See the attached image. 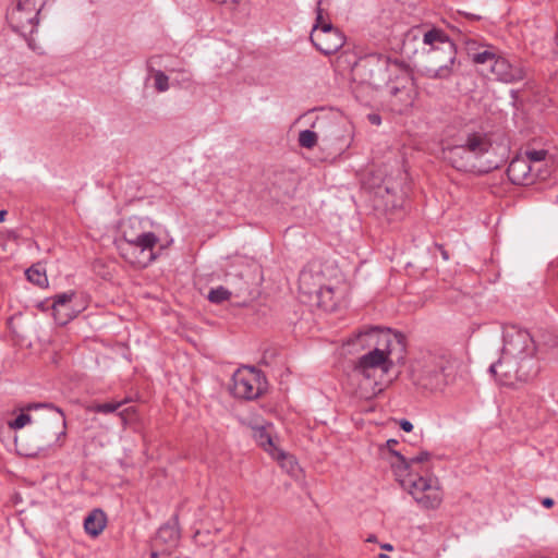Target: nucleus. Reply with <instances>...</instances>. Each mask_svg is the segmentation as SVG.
I'll return each mask as SVG.
<instances>
[{
    "mask_svg": "<svg viewBox=\"0 0 558 558\" xmlns=\"http://www.w3.org/2000/svg\"><path fill=\"white\" fill-rule=\"evenodd\" d=\"M389 68L388 58L379 56H369L356 64L357 70L364 71V81L375 88H379L388 83Z\"/></svg>",
    "mask_w": 558,
    "mask_h": 558,
    "instance_id": "10",
    "label": "nucleus"
},
{
    "mask_svg": "<svg viewBox=\"0 0 558 558\" xmlns=\"http://www.w3.org/2000/svg\"><path fill=\"white\" fill-rule=\"evenodd\" d=\"M312 303L316 304L318 307L324 308L325 311H335L337 307V301L335 300L333 288L324 284Z\"/></svg>",
    "mask_w": 558,
    "mask_h": 558,
    "instance_id": "22",
    "label": "nucleus"
},
{
    "mask_svg": "<svg viewBox=\"0 0 558 558\" xmlns=\"http://www.w3.org/2000/svg\"><path fill=\"white\" fill-rule=\"evenodd\" d=\"M381 548H383V549H385V550H387V551H391V550H393V546H392L391 544H388V543L383 544V545H381Z\"/></svg>",
    "mask_w": 558,
    "mask_h": 558,
    "instance_id": "42",
    "label": "nucleus"
},
{
    "mask_svg": "<svg viewBox=\"0 0 558 558\" xmlns=\"http://www.w3.org/2000/svg\"><path fill=\"white\" fill-rule=\"evenodd\" d=\"M417 383L425 389H440L445 385L442 368L426 366L418 375Z\"/></svg>",
    "mask_w": 558,
    "mask_h": 558,
    "instance_id": "18",
    "label": "nucleus"
},
{
    "mask_svg": "<svg viewBox=\"0 0 558 558\" xmlns=\"http://www.w3.org/2000/svg\"><path fill=\"white\" fill-rule=\"evenodd\" d=\"M318 136L314 131L303 130L299 133V145L303 148L311 149L317 144Z\"/></svg>",
    "mask_w": 558,
    "mask_h": 558,
    "instance_id": "28",
    "label": "nucleus"
},
{
    "mask_svg": "<svg viewBox=\"0 0 558 558\" xmlns=\"http://www.w3.org/2000/svg\"><path fill=\"white\" fill-rule=\"evenodd\" d=\"M387 87L389 109L399 114L407 113L412 108L416 97V90L411 78L403 75L398 78L397 84H387Z\"/></svg>",
    "mask_w": 558,
    "mask_h": 558,
    "instance_id": "8",
    "label": "nucleus"
},
{
    "mask_svg": "<svg viewBox=\"0 0 558 558\" xmlns=\"http://www.w3.org/2000/svg\"><path fill=\"white\" fill-rule=\"evenodd\" d=\"M231 292L225 287L211 289L208 293V300L213 303H221L223 301L229 300Z\"/></svg>",
    "mask_w": 558,
    "mask_h": 558,
    "instance_id": "31",
    "label": "nucleus"
},
{
    "mask_svg": "<svg viewBox=\"0 0 558 558\" xmlns=\"http://www.w3.org/2000/svg\"><path fill=\"white\" fill-rule=\"evenodd\" d=\"M376 536L375 535H369L367 538H366V542H369V543H374L376 542Z\"/></svg>",
    "mask_w": 558,
    "mask_h": 558,
    "instance_id": "44",
    "label": "nucleus"
},
{
    "mask_svg": "<svg viewBox=\"0 0 558 558\" xmlns=\"http://www.w3.org/2000/svg\"><path fill=\"white\" fill-rule=\"evenodd\" d=\"M461 143L468 149V151L478 160L484 155L489 153L493 147L490 136L482 131H474L466 133L462 138Z\"/></svg>",
    "mask_w": 558,
    "mask_h": 558,
    "instance_id": "15",
    "label": "nucleus"
},
{
    "mask_svg": "<svg viewBox=\"0 0 558 558\" xmlns=\"http://www.w3.org/2000/svg\"><path fill=\"white\" fill-rule=\"evenodd\" d=\"M324 24H331V22L325 20L324 15H323V10L320 8V2H319L317 5V9H316V21L313 26H318L317 28H319V31H320L323 28L322 26H324Z\"/></svg>",
    "mask_w": 558,
    "mask_h": 558,
    "instance_id": "35",
    "label": "nucleus"
},
{
    "mask_svg": "<svg viewBox=\"0 0 558 558\" xmlns=\"http://www.w3.org/2000/svg\"><path fill=\"white\" fill-rule=\"evenodd\" d=\"M440 51L424 50L425 69L424 73L428 78L448 80L453 74V68L457 59L448 62H441Z\"/></svg>",
    "mask_w": 558,
    "mask_h": 558,
    "instance_id": "12",
    "label": "nucleus"
},
{
    "mask_svg": "<svg viewBox=\"0 0 558 558\" xmlns=\"http://www.w3.org/2000/svg\"><path fill=\"white\" fill-rule=\"evenodd\" d=\"M180 534L172 524H165L158 531L154 538V547L160 548L162 553L170 551L178 546Z\"/></svg>",
    "mask_w": 558,
    "mask_h": 558,
    "instance_id": "17",
    "label": "nucleus"
},
{
    "mask_svg": "<svg viewBox=\"0 0 558 558\" xmlns=\"http://www.w3.org/2000/svg\"><path fill=\"white\" fill-rule=\"evenodd\" d=\"M54 319L60 325H65L69 320L74 318V313L71 305H66V307L62 308V312L58 315H53Z\"/></svg>",
    "mask_w": 558,
    "mask_h": 558,
    "instance_id": "34",
    "label": "nucleus"
},
{
    "mask_svg": "<svg viewBox=\"0 0 558 558\" xmlns=\"http://www.w3.org/2000/svg\"><path fill=\"white\" fill-rule=\"evenodd\" d=\"M74 295L75 294L73 292L56 295L52 304L53 315L60 314L62 312V308L66 307V305H70Z\"/></svg>",
    "mask_w": 558,
    "mask_h": 558,
    "instance_id": "29",
    "label": "nucleus"
},
{
    "mask_svg": "<svg viewBox=\"0 0 558 558\" xmlns=\"http://www.w3.org/2000/svg\"><path fill=\"white\" fill-rule=\"evenodd\" d=\"M509 180L517 185H530L536 179L544 180L546 174H543L541 167L533 169L529 159H523L522 156L515 157L511 160L507 169Z\"/></svg>",
    "mask_w": 558,
    "mask_h": 558,
    "instance_id": "11",
    "label": "nucleus"
},
{
    "mask_svg": "<svg viewBox=\"0 0 558 558\" xmlns=\"http://www.w3.org/2000/svg\"><path fill=\"white\" fill-rule=\"evenodd\" d=\"M154 80H155V88L159 93L167 92L169 89V77L160 70L151 69Z\"/></svg>",
    "mask_w": 558,
    "mask_h": 558,
    "instance_id": "30",
    "label": "nucleus"
},
{
    "mask_svg": "<svg viewBox=\"0 0 558 558\" xmlns=\"http://www.w3.org/2000/svg\"><path fill=\"white\" fill-rule=\"evenodd\" d=\"M400 427L402 430L410 433L413 429V424L408 420H401L400 421Z\"/></svg>",
    "mask_w": 558,
    "mask_h": 558,
    "instance_id": "37",
    "label": "nucleus"
},
{
    "mask_svg": "<svg viewBox=\"0 0 558 558\" xmlns=\"http://www.w3.org/2000/svg\"><path fill=\"white\" fill-rule=\"evenodd\" d=\"M32 422V416L25 412H21L14 420L8 423L11 429H21Z\"/></svg>",
    "mask_w": 558,
    "mask_h": 558,
    "instance_id": "33",
    "label": "nucleus"
},
{
    "mask_svg": "<svg viewBox=\"0 0 558 558\" xmlns=\"http://www.w3.org/2000/svg\"><path fill=\"white\" fill-rule=\"evenodd\" d=\"M409 486V493L424 509H436L442 501L441 492L437 482L433 478L420 476L417 478H409L405 482Z\"/></svg>",
    "mask_w": 558,
    "mask_h": 558,
    "instance_id": "7",
    "label": "nucleus"
},
{
    "mask_svg": "<svg viewBox=\"0 0 558 558\" xmlns=\"http://www.w3.org/2000/svg\"><path fill=\"white\" fill-rule=\"evenodd\" d=\"M8 215L7 210H0V222H3L5 219V216Z\"/></svg>",
    "mask_w": 558,
    "mask_h": 558,
    "instance_id": "43",
    "label": "nucleus"
},
{
    "mask_svg": "<svg viewBox=\"0 0 558 558\" xmlns=\"http://www.w3.org/2000/svg\"><path fill=\"white\" fill-rule=\"evenodd\" d=\"M466 51L474 63L487 65L489 69H492L493 62L498 57V54L493 49H481L476 41L473 40L466 41Z\"/></svg>",
    "mask_w": 558,
    "mask_h": 558,
    "instance_id": "19",
    "label": "nucleus"
},
{
    "mask_svg": "<svg viewBox=\"0 0 558 558\" xmlns=\"http://www.w3.org/2000/svg\"><path fill=\"white\" fill-rule=\"evenodd\" d=\"M107 525V515L101 509H94L84 520L85 532L90 536H98Z\"/></svg>",
    "mask_w": 558,
    "mask_h": 558,
    "instance_id": "20",
    "label": "nucleus"
},
{
    "mask_svg": "<svg viewBox=\"0 0 558 558\" xmlns=\"http://www.w3.org/2000/svg\"><path fill=\"white\" fill-rule=\"evenodd\" d=\"M157 556H158V551L153 550V551H151V558H157Z\"/></svg>",
    "mask_w": 558,
    "mask_h": 558,
    "instance_id": "45",
    "label": "nucleus"
},
{
    "mask_svg": "<svg viewBox=\"0 0 558 558\" xmlns=\"http://www.w3.org/2000/svg\"><path fill=\"white\" fill-rule=\"evenodd\" d=\"M25 275L31 282L35 283L38 287L43 288L48 284L46 272L39 264L29 267L26 270Z\"/></svg>",
    "mask_w": 558,
    "mask_h": 558,
    "instance_id": "24",
    "label": "nucleus"
},
{
    "mask_svg": "<svg viewBox=\"0 0 558 558\" xmlns=\"http://www.w3.org/2000/svg\"><path fill=\"white\" fill-rule=\"evenodd\" d=\"M542 505H543L544 507H546V508H550V507H553V505H554V500H553L551 498H548V497H547V498H544V499L542 500Z\"/></svg>",
    "mask_w": 558,
    "mask_h": 558,
    "instance_id": "41",
    "label": "nucleus"
},
{
    "mask_svg": "<svg viewBox=\"0 0 558 558\" xmlns=\"http://www.w3.org/2000/svg\"><path fill=\"white\" fill-rule=\"evenodd\" d=\"M348 344H359L362 349H368V352L356 360L353 369L365 379L373 380L375 385L378 384V377L389 373L395 360L403 357L404 352L400 335L378 327H363L348 340Z\"/></svg>",
    "mask_w": 558,
    "mask_h": 558,
    "instance_id": "1",
    "label": "nucleus"
},
{
    "mask_svg": "<svg viewBox=\"0 0 558 558\" xmlns=\"http://www.w3.org/2000/svg\"><path fill=\"white\" fill-rule=\"evenodd\" d=\"M134 412H135L134 408H133V407H130V408H128V409H124V410L120 411V412L118 413V415H119V416H120V418L122 420V423H123V424H126V423H128V416H129L131 413L133 414Z\"/></svg>",
    "mask_w": 558,
    "mask_h": 558,
    "instance_id": "36",
    "label": "nucleus"
},
{
    "mask_svg": "<svg viewBox=\"0 0 558 558\" xmlns=\"http://www.w3.org/2000/svg\"><path fill=\"white\" fill-rule=\"evenodd\" d=\"M158 242L159 239L154 232L133 235L124 231L119 248L125 260L140 267H146L156 258L153 250Z\"/></svg>",
    "mask_w": 558,
    "mask_h": 558,
    "instance_id": "3",
    "label": "nucleus"
},
{
    "mask_svg": "<svg viewBox=\"0 0 558 558\" xmlns=\"http://www.w3.org/2000/svg\"><path fill=\"white\" fill-rule=\"evenodd\" d=\"M490 72L497 80L505 83H515L525 77V70L520 64H512L506 58L498 56L493 62Z\"/></svg>",
    "mask_w": 558,
    "mask_h": 558,
    "instance_id": "14",
    "label": "nucleus"
},
{
    "mask_svg": "<svg viewBox=\"0 0 558 558\" xmlns=\"http://www.w3.org/2000/svg\"><path fill=\"white\" fill-rule=\"evenodd\" d=\"M392 456H395L398 459V463L392 464L395 473L398 476H401L405 472L410 471L413 464L425 462L430 457L429 452L427 451H421L418 454L411 459H407L399 451H392Z\"/></svg>",
    "mask_w": 558,
    "mask_h": 558,
    "instance_id": "21",
    "label": "nucleus"
},
{
    "mask_svg": "<svg viewBox=\"0 0 558 558\" xmlns=\"http://www.w3.org/2000/svg\"><path fill=\"white\" fill-rule=\"evenodd\" d=\"M398 444V440L396 439H388L387 442H386V446L387 448L389 449V451L392 453V451H396L393 449V447Z\"/></svg>",
    "mask_w": 558,
    "mask_h": 558,
    "instance_id": "39",
    "label": "nucleus"
},
{
    "mask_svg": "<svg viewBox=\"0 0 558 558\" xmlns=\"http://www.w3.org/2000/svg\"><path fill=\"white\" fill-rule=\"evenodd\" d=\"M436 246H437V247H438V250L440 251V254H441L442 258H444L445 260H448V259H449V254H448V252L444 248V246H442V245H440V244H437Z\"/></svg>",
    "mask_w": 558,
    "mask_h": 558,
    "instance_id": "40",
    "label": "nucleus"
},
{
    "mask_svg": "<svg viewBox=\"0 0 558 558\" xmlns=\"http://www.w3.org/2000/svg\"><path fill=\"white\" fill-rule=\"evenodd\" d=\"M378 558H391V557H390V556H388V555H386V554H380V555L378 556Z\"/></svg>",
    "mask_w": 558,
    "mask_h": 558,
    "instance_id": "46",
    "label": "nucleus"
},
{
    "mask_svg": "<svg viewBox=\"0 0 558 558\" xmlns=\"http://www.w3.org/2000/svg\"><path fill=\"white\" fill-rule=\"evenodd\" d=\"M444 158L459 171H473L476 168V160L462 143L444 149Z\"/></svg>",
    "mask_w": 558,
    "mask_h": 558,
    "instance_id": "13",
    "label": "nucleus"
},
{
    "mask_svg": "<svg viewBox=\"0 0 558 558\" xmlns=\"http://www.w3.org/2000/svg\"><path fill=\"white\" fill-rule=\"evenodd\" d=\"M254 438L260 445L266 451H268L271 456L272 452H276L275 449H278L275 447L272 442V438L270 434L266 430L265 427H257L254 429Z\"/></svg>",
    "mask_w": 558,
    "mask_h": 558,
    "instance_id": "25",
    "label": "nucleus"
},
{
    "mask_svg": "<svg viewBox=\"0 0 558 558\" xmlns=\"http://www.w3.org/2000/svg\"><path fill=\"white\" fill-rule=\"evenodd\" d=\"M418 37H422L424 45L423 53L424 50L440 51L444 58L440 60L441 62L457 59L456 45L442 29L437 27L415 26L407 34V38L416 39Z\"/></svg>",
    "mask_w": 558,
    "mask_h": 558,
    "instance_id": "5",
    "label": "nucleus"
},
{
    "mask_svg": "<svg viewBox=\"0 0 558 558\" xmlns=\"http://www.w3.org/2000/svg\"><path fill=\"white\" fill-rule=\"evenodd\" d=\"M547 151L544 149L539 150H527L523 159H529L530 165H533V169H537L536 166L545 160Z\"/></svg>",
    "mask_w": 558,
    "mask_h": 558,
    "instance_id": "32",
    "label": "nucleus"
},
{
    "mask_svg": "<svg viewBox=\"0 0 558 558\" xmlns=\"http://www.w3.org/2000/svg\"><path fill=\"white\" fill-rule=\"evenodd\" d=\"M324 287V276L312 270H302L299 277L300 293L306 296L305 302L312 303Z\"/></svg>",
    "mask_w": 558,
    "mask_h": 558,
    "instance_id": "16",
    "label": "nucleus"
},
{
    "mask_svg": "<svg viewBox=\"0 0 558 558\" xmlns=\"http://www.w3.org/2000/svg\"><path fill=\"white\" fill-rule=\"evenodd\" d=\"M272 458L280 462V465L286 469L289 473H294L298 469V463L292 456L284 453L280 449H275Z\"/></svg>",
    "mask_w": 558,
    "mask_h": 558,
    "instance_id": "26",
    "label": "nucleus"
},
{
    "mask_svg": "<svg viewBox=\"0 0 558 558\" xmlns=\"http://www.w3.org/2000/svg\"><path fill=\"white\" fill-rule=\"evenodd\" d=\"M313 26L310 39L317 50L329 56L336 53L345 43V36L332 24H324L319 31Z\"/></svg>",
    "mask_w": 558,
    "mask_h": 558,
    "instance_id": "9",
    "label": "nucleus"
},
{
    "mask_svg": "<svg viewBox=\"0 0 558 558\" xmlns=\"http://www.w3.org/2000/svg\"><path fill=\"white\" fill-rule=\"evenodd\" d=\"M43 408L56 411L60 416V421L62 424V430L57 436V441H58L61 437L65 436V427H66L65 414L60 408L56 407L52 403H28L23 410L24 411H33V410H38V409H43Z\"/></svg>",
    "mask_w": 558,
    "mask_h": 558,
    "instance_id": "23",
    "label": "nucleus"
},
{
    "mask_svg": "<svg viewBox=\"0 0 558 558\" xmlns=\"http://www.w3.org/2000/svg\"><path fill=\"white\" fill-rule=\"evenodd\" d=\"M265 388V377L255 367H240L232 376L231 392L235 398L254 400L263 395Z\"/></svg>",
    "mask_w": 558,
    "mask_h": 558,
    "instance_id": "6",
    "label": "nucleus"
},
{
    "mask_svg": "<svg viewBox=\"0 0 558 558\" xmlns=\"http://www.w3.org/2000/svg\"><path fill=\"white\" fill-rule=\"evenodd\" d=\"M368 119H369L372 124L379 125L380 122H381V119H380V117L378 114H369Z\"/></svg>",
    "mask_w": 558,
    "mask_h": 558,
    "instance_id": "38",
    "label": "nucleus"
},
{
    "mask_svg": "<svg viewBox=\"0 0 558 558\" xmlns=\"http://www.w3.org/2000/svg\"><path fill=\"white\" fill-rule=\"evenodd\" d=\"M44 7V0H16L7 10V21L13 32L26 37L37 29Z\"/></svg>",
    "mask_w": 558,
    "mask_h": 558,
    "instance_id": "4",
    "label": "nucleus"
},
{
    "mask_svg": "<svg viewBox=\"0 0 558 558\" xmlns=\"http://www.w3.org/2000/svg\"><path fill=\"white\" fill-rule=\"evenodd\" d=\"M124 403H126V400L122 401H112V402H106V403H95L88 408L90 412L95 413H104L109 414L113 413L117 410H119Z\"/></svg>",
    "mask_w": 558,
    "mask_h": 558,
    "instance_id": "27",
    "label": "nucleus"
},
{
    "mask_svg": "<svg viewBox=\"0 0 558 558\" xmlns=\"http://www.w3.org/2000/svg\"><path fill=\"white\" fill-rule=\"evenodd\" d=\"M535 352V342L526 329L507 326L500 359L489 366V373L504 386L526 383L538 373Z\"/></svg>",
    "mask_w": 558,
    "mask_h": 558,
    "instance_id": "2",
    "label": "nucleus"
}]
</instances>
